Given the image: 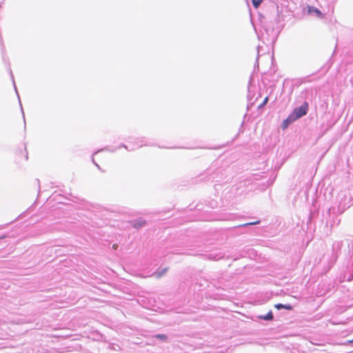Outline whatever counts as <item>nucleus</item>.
<instances>
[{"label":"nucleus","mask_w":353,"mask_h":353,"mask_svg":"<svg viewBox=\"0 0 353 353\" xmlns=\"http://www.w3.org/2000/svg\"><path fill=\"white\" fill-rule=\"evenodd\" d=\"M308 111V104L305 102L301 106L296 108L293 112L290 114L291 117L294 119V121L301 118L307 114Z\"/></svg>","instance_id":"obj_1"},{"label":"nucleus","mask_w":353,"mask_h":353,"mask_svg":"<svg viewBox=\"0 0 353 353\" xmlns=\"http://www.w3.org/2000/svg\"><path fill=\"white\" fill-rule=\"evenodd\" d=\"M294 121H294V119L292 117H291V115L290 114V115L288 117V118H287V119H285L283 121V123H282V124H281V128H282L283 130L286 129V128L289 126V125H290V124H291L292 123H293V122H294Z\"/></svg>","instance_id":"obj_2"},{"label":"nucleus","mask_w":353,"mask_h":353,"mask_svg":"<svg viewBox=\"0 0 353 353\" xmlns=\"http://www.w3.org/2000/svg\"><path fill=\"white\" fill-rule=\"evenodd\" d=\"M308 13L311 14H315L317 17L320 18L323 17V14L321 13V12L318 8L312 6L308 7Z\"/></svg>","instance_id":"obj_3"},{"label":"nucleus","mask_w":353,"mask_h":353,"mask_svg":"<svg viewBox=\"0 0 353 353\" xmlns=\"http://www.w3.org/2000/svg\"><path fill=\"white\" fill-rule=\"evenodd\" d=\"M167 271H168V268H163L162 269L157 270L156 272H154V276L157 279L161 278L167 272Z\"/></svg>","instance_id":"obj_4"},{"label":"nucleus","mask_w":353,"mask_h":353,"mask_svg":"<svg viewBox=\"0 0 353 353\" xmlns=\"http://www.w3.org/2000/svg\"><path fill=\"white\" fill-rule=\"evenodd\" d=\"M274 307L277 310H280V309H285L287 310H292V307L290 304L283 305V304H281V303H278V304H276L274 305Z\"/></svg>","instance_id":"obj_5"},{"label":"nucleus","mask_w":353,"mask_h":353,"mask_svg":"<svg viewBox=\"0 0 353 353\" xmlns=\"http://www.w3.org/2000/svg\"><path fill=\"white\" fill-rule=\"evenodd\" d=\"M145 223V221L141 219H137L135 221L134 226L135 228H140L143 225H144Z\"/></svg>","instance_id":"obj_6"},{"label":"nucleus","mask_w":353,"mask_h":353,"mask_svg":"<svg viewBox=\"0 0 353 353\" xmlns=\"http://www.w3.org/2000/svg\"><path fill=\"white\" fill-rule=\"evenodd\" d=\"M260 318L263 320L270 321L273 319L272 312L270 311L265 316H261Z\"/></svg>","instance_id":"obj_7"},{"label":"nucleus","mask_w":353,"mask_h":353,"mask_svg":"<svg viewBox=\"0 0 353 353\" xmlns=\"http://www.w3.org/2000/svg\"><path fill=\"white\" fill-rule=\"evenodd\" d=\"M252 2L253 4V6L256 8L263 2V0H252Z\"/></svg>","instance_id":"obj_8"},{"label":"nucleus","mask_w":353,"mask_h":353,"mask_svg":"<svg viewBox=\"0 0 353 353\" xmlns=\"http://www.w3.org/2000/svg\"><path fill=\"white\" fill-rule=\"evenodd\" d=\"M268 101V97H266L264 99L263 103L259 105V108H262L264 105H265L267 104Z\"/></svg>","instance_id":"obj_9"},{"label":"nucleus","mask_w":353,"mask_h":353,"mask_svg":"<svg viewBox=\"0 0 353 353\" xmlns=\"http://www.w3.org/2000/svg\"><path fill=\"white\" fill-rule=\"evenodd\" d=\"M156 337H157V339H161V340H164V341L167 340V339H168L167 336H166V335H165V334H157V335L156 336Z\"/></svg>","instance_id":"obj_10"},{"label":"nucleus","mask_w":353,"mask_h":353,"mask_svg":"<svg viewBox=\"0 0 353 353\" xmlns=\"http://www.w3.org/2000/svg\"><path fill=\"white\" fill-rule=\"evenodd\" d=\"M222 257L221 255H220L218 258H212L213 259H221Z\"/></svg>","instance_id":"obj_11"},{"label":"nucleus","mask_w":353,"mask_h":353,"mask_svg":"<svg viewBox=\"0 0 353 353\" xmlns=\"http://www.w3.org/2000/svg\"><path fill=\"white\" fill-rule=\"evenodd\" d=\"M252 224H254V223H249L245 224V225H252Z\"/></svg>","instance_id":"obj_12"},{"label":"nucleus","mask_w":353,"mask_h":353,"mask_svg":"<svg viewBox=\"0 0 353 353\" xmlns=\"http://www.w3.org/2000/svg\"><path fill=\"white\" fill-rule=\"evenodd\" d=\"M352 278H353L352 276V277H348L347 278V281H351L352 279Z\"/></svg>","instance_id":"obj_13"},{"label":"nucleus","mask_w":353,"mask_h":353,"mask_svg":"<svg viewBox=\"0 0 353 353\" xmlns=\"http://www.w3.org/2000/svg\"><path fill=\"white\" fill-rule=\"evenodd\" d=\"M94 164L96 165V166H97L98 168H99V165H98V164H97V163H94Z\"/></svg>","instance_id":"obj_14"},{"label":"nucleus","mask_w":353,"mask_h":353,"mask_svg":"<svg viewBox=\"0 0 353 353\" xmlns=\"http://www.w3.org/2000/svg\"><path fill=\"white\" fill-rule=\"evenodd\" d=\"M17 97H19V92H17Z\"/></svg>","instance_id":"obj_15"},{"label":"nucleus","mask_w":353,"mask_h":353,"mask_svg":"<svg viewBox=\"0 0 353 353\" xmlns=\"http://www.w3.org/2000/svg\"><path fill=\"white\" fill-rule=\"evenodd\" d=\"M17 97H19V92H17Z\"/></svg>","instance_id":"obj_16"}]
</instances>
